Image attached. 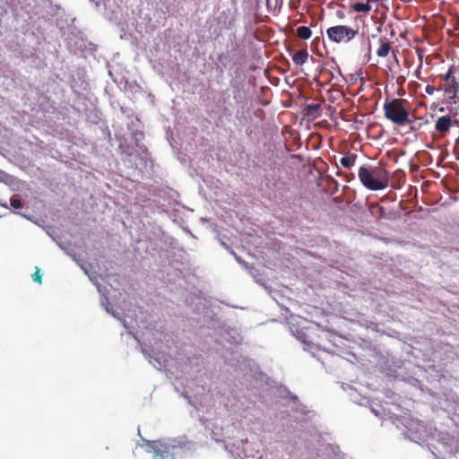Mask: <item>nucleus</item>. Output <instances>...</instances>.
Listing matches in <instances>:
<instances>
[{
	"mask_svg": "<svg viewBox=\"0 0 459 459\" xmlns=\"http://www.w3.org/2000/svg\"><path fill=\"white\" fill-rule=\"evenodd\" d=\"M33 281L41 283V274L39 268L36 269V272L32 274Z\"/></svg>",
	"mask_w": 459,
	"mask_h": 459,
	"instance_id": "15",
	"label": "nucleus"
},
{
	"mask_svg": "<svg viewBox=\"0 0 459 459\" xmlns=\"http://www.w3.org/2000/svg\"><path fill=\"white\" fill-rule=\"evenodd\" d=\"M289 398L294 403H297L299 401L298 396L290 393L289 394Z\"/></svg>",
	"mask_w": 459,
	"mask_h": 459,
	"instance_id": "17",
	"label": "nucleus"
},
{
	"mask_svg": "<svg viewBox=\"0 0 459 459\" xmlns=\"http://www.w3.org/2000/svg\"><path fill=\"white\" fill-rule=\"evenodd\" d=\"M357 159L356 154H351L349 156H344L340 159V163L344 168H351L355 164Z\"/></svg>",
	"mask_w": 459,
	"mask_h": 459,
	"instance_id": "8",
	"label": "nucleus"
},
{
	"mask_svg": "<svg viewBox=\"0 0 459 459\" xmlns=\"http://www.w3.org/2000/svg\"><path fill=\"white\" fill-rule=\"evenodd\" d=\"M156 459H160V458H156Z\"/></svg>",
	"mask_w": 459,
	"mask_h": 459,
	"instance_id": "21",
	"label": "nucleus"
},
{
	"mask_svg": "<svg viewBox=\"0 0 459 459\" xmlns=\"http://www.w3.org/2000/svg\"><path fill=\"white\" fill-rule=\"evenodd\" d=\"M435 91H436V89L432 85H427L426 88H425V91L429 95H433Z\"/></svg>",
	"mask_w": 459,
	"mask_h": 459,
	"instance_id": "16",
	"label": "nucleus"
},
{
	"mask_svg": "<svg viewBox=\"0 0 459 459\" xmlns=\"http://www.w3.org/2000/svg\"><path fill=\"white\" fill-rule=\"evenodd\" d=\"M379 48L377 50V55L379 57H385L391 50V43L385 38L379 39Z\"/></svg>",
	"mask_w": 459,
	"mask_h": 459,
	"instance_id": "6",
	"label": "nucleus"
},
{
	"mask_svg": "<svg viewBox=\"0 0 459 459\" xmlns=\"http://www.w3.org/2000/svg\"><path fill=\"white\" fill-rule=\"evenodd\" d=\"M346 178H347V181H351V178H353L354 177H353V175H351V177L346 176Z\"/></svg>",
	"mask_w": 459,
	"mask_h": 459,
	"instance_id": "20",
	"label": "nucleus"
},
{
	"mask_svg": "<svg viewBox=\"0 0 459 459\" xmlns=\"http://www.w3.org/2000/svg\"><path fill=\"white\" fill-rule=\"evenodd\" d=\"M396 82H397V83H398V84L402 85V84H403V83H404V82H405V77H403V76H398V77H397Z\"/></svg>",
	"mask_w": 459,
	"mask_h": 459,
	"instance_id": "18",
	"label": "nucleus"
},
{
	"mask_svg": "<svg viewBox=\"0 0 459 459\" xmlns=\"http://www.w3.org/2000/svg\"><path fill=\"white\" fill-rule=\"evenodd\" d=\"M320 106L317 104H309L307 106V110L309 114H314L319 109Z\"/></svg>",
	"mask_w": 459,
	"mask_h": 459,
	"instance_id": "14",
	"label": "nucleus"
},
{
	"mask_svg": "<svg viewBox=\"0 0 459 459\" xmlns=\"http://www.w3.org/2000/svg\"><path fill=\"white\" fill-rule=\"evenodd\" d=\"M311 35L312 31L307 26H300L297 29V36L301 39H308Z\"/></svg>",
	"mask_w": 459,
	"mask_h": 459,
	"instance_id": "9",
	"label": "nucleus"
},
{
	"mask_svg": "<svg viewBox=\"0 0 459 459\" xmlns=\"http://www.w3.org/2000/svg\"><path fill=\"white\" fill-rule=\"evenodd\" d=\"M352 9L358 13H368L371 10L369 3H356L353 4Z\"/></svg>",
	"mask_w": 459,
	"mask_h": 459,
	"instance_id": "10",
	"label": "nucleus"
},
{
	"mask_svg": "<svg viewBox=\"0 0 459 459\" xmlns=\"http://www.w3.org/2000/svg\"><path fill=\"white\" fill-rule=\"evenodd\" d=\"M453 126V120L449 115L437 117L435 122V129L441 135H446Z\"/></svg>",
	"mask_w": 459,
	"mask_h": 459,
	"instance_id": "4",
	"label": "nucleus"
},
{
	"mask_svg": "<svg viewBox=\"0 0 459 459\" xmlns=\"http://www.w3.org/2000/svg\"><path fill=\"white\" fill-rule=\"evenodd\" d=\"M459 83L455 78L451 80V82L444 84V91L449 100H454L458 92Z\"/></svg>",
	"mask_w": 459,
	"mask_h": 459,
	"instance_id": "5",
	"label": "nucleus"
},
{
	"mask_svg": "<svg viewBox=\"0 0 459 459\" xmlns=\"http://www.w3.org/2000/svg\"><path fill=\"white\" fill-rule=\"evenodd\" d=\"M357 34V30H353L345 25H336L326 30V35L329 39L337 44L349 42L353 39Z\"/></svg>",
	"mask_w": 459,
	"mask_h": 459,
	"instance_id": "3",
	"label": "nucleus"
},
{
	"mask_svg": "<svg viewBox=\"0 0 459 459\" xmlns=\"http://www.w3.org/2000/svg\"><path fill=\"white\" fill-rule=\"evenodd\" d=\"M10 204L15 209L22 207V201L19 198L15 197V196L11 198Z\"/></svg>",
	"mask_w": 459,
	"mask_h": 459,
	"instance_id": "13",
	"label": "nucleus"
},
{
	"mask_svg": "<svg viewBox=\"0 0 459 459\" xmlns=\"http://www.w3.org/2000/svg\"><path fill=\"white\" fill-rule=\"evenodd\" d=\"M421 67H422V64H420V65H419V67H418L417 71L415 72V75H416V77H417L418 79H420V69H421Z\"/></svg>",
	"mask_w": 459,
	"mask_h": 459,
	"instance_id": "19",
	"label": "nucleus"
},
{
	"mask_svg": "<svg viewBox=\"0 0 459 459\" xmlns=\"http://www.w3.org/2000/svg\"><path fill=\"white\" fill-rule=\"evenodd\" d=\"M455 70V67L454 65H451V66L449 67V69L447 70L446 74H444V75H442V79H443V81L445 82V83H444V84H446V83L451 82V80H452L453 78H455V77L454 76Z\"/></svg>",
	"mask_w": 459,
	"mask_h": 459,
	"instance_id": "11",
	"label": "nucleus"
},
{
	"mask_svg": "<svg viewBox=\"0 0 459 459\" xmlns=\"http://www.w3.org/2000/svg\"><path fill=\"white\" fill-rule=\"evenodd\" d=\"M147 445L150 446L152 451L155 454L154 459L159 458V455H161V452L160 451L158 447V442L157 441H146Z\"/></svg>",
	"mask_w": 459,
	"mask_h": 459,
	"instance_id": "12",
	"label": "nucleus"
},
{
	"mask_svg": "<svg viewBox=\"0 0 459 459\" xmlns=\"http://www.w3.org/2000/svg\"><path fill=\"white\" fill-rule=\"evenodd\" d=\"M358 177L365 187L373 191L385 189L389 182V173L382 166L370 169L361 166L359 169Z\"/></svg>",
	"mask_w": 459,
	"mask_h": 459,
	"instance_id": "1",
	"label": "nucleus"
},
{
	"mask_svg": "<svg viewBox=\"0 0 459 459\" xmlns=\"http://www.w3.org/2000/svg\"><path fill=\"white\" fill-rule=\"evenodd\" d=\"M308 57V52L307 49H301L297 51L292 56V60L297 65H302L305 64Z\"/></svg>",
	"mask_w": 459,
	"mask_h": 459,
	"instance_id": "7",
	"label": "nucleus"
},
{
	"mask_svg": "<svg viewBox=\"0 0 459 459\" xmlns=\"http://www.w3.org/2000/svg\"><path fill=\"white\" fill-rule=\"evenodd\" d=\"M383 109L385 117L396 126H402L411 122L410 113L404 107V100L402 99L386 100Z\"/></svg>",
	"mask_w": 459,
	"mask_h": 459,
	"instance_id": "2",
	"label": "nucleus"
}]
</instances>
